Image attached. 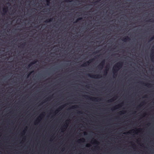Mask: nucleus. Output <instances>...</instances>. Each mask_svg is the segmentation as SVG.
<instances>
[{"instance_id":"nucleus-1","label":"nucleus","mask_w":154,"mask_h":154,"mask_svg":"<svg viewBox=\"0 0 154 154\" xmlns=\"http://www.w3.org/2000/svg\"><path fill=\"white\" fill-rule=\"evenodd\" d=\"M123 64V63L122 62H119L113 66V73L114 77L117 76L118 71L122 67Z\"/></svg>"},{"instance_id":"nucleus-2","label":"nucleus","mask_w":154,"mask_h":154,"mask_svg":"<svg viewBox=\"0 0 154 154\" xmlns=\"http://www.w3.org/2000/svg\"><path fill=\"white\" fill-rule=\"evenodd\" d=\"M88 76L91 78H99L102 77L101 75L99 74L95 75L89 74H88Z\"/></svg>"},{"instance_id":"nucleus-3","label":"nucleus","mask_w":154,"mask_h":154,"mask_svg":"<svg viewBox=\"0 0 154 154\" xmlns=\"http://www.w3.org/2000/svg\"><path fill=\"white\" fill-rule=\"evenodd\" d=\"M105 63V60H103L100 63L98 66V68L100 69H103Z\"/></svg>"},{"instance_id":"nucleus-4","label":"nucleus","mask_w":154,"mask_h":154,"mask_svg":"<svg viewBox=\"0 0 154 154\" xmlns=\"http://www.w3.org/2000/svg\"><path fill=\"white\" fill-rule=\"evenodd\" d=\"M94 60V59H92L91 60H89L88 61L86 62L85 63L82 64L81 65V67H85V66H87L89 65V64L90 63L92 62V60Z\"/></svg>"},{"instance_id":"nucleus-5","label":"nucleus","mask_w":154,"mask_h":154,"mask_svg":"<svg viewBox=\"0 0 154 154\" xmlns=\"http://www.w3.org/2000/svg\"><path fill=\"white\" fill-rule=\"evenodd\" d=\"M84 97L87 99H89L93 101H97V98H96L94 97H91L87 95H84Z\"/></svg>"},{"instance_id":"nucleus-6","label":"nucleus","mask_w":154,"mask_h":154,"mask_svg":"<svg viewBox=\"0 0 154 154\" xmlns=\"http://www.w3.org/2000/svg\"><path fill=\"white\" fill-rule=\"evenodd\" d=\"M154 51L153 49H152L151 53L150 54V57L151 61L153 62H154Z\"/></svg>"},{"instance_id":"nucleus-7","label":"nucleus","mask_w":154,"mask_h":154,"mask_svg":"<svg viewBox=\"0 0 154 154\" xmlns=\"http://www.w3.org/2000/svg\"><path fill=\"white\" fill-rule=\"evenodd\" d=\"M140 83L142 84H143L144 85L147 86L149 87H151L152 86V84L150 83H146L144 82H140Z\"/></svg>"},{"instance_id":"nucleus-8","label":"nucleus","mask_w":154,"mask_h":154,"mask_svg":"<svg viewBox=\"0 0 154 154\" xmlns=\"http://www.w3.org/2000/svg\"><path fill=\"white\" fill-rule=\"evenodd\" d=\"M130 40V38L128 36H126L124 38H123L122 39V41H123L125 42L129 41Z\"/></svg>"},{"instance_id":"nucleus-9","label":"nucleus","mask_w":154,"mask_h":154,"mask_svg":"<svg viewBox=\"0 0 154 154\" xmlns=\"http://www.w3.org/2000/svg\"><path fill=\"white\" fill-rule=\"evenodd\" d=\"M118 96L117 95L113 97L112 98L110 99L108 101V102H111L114 101L117 98Z\"/></svg>"},{"instance_id":"nucleus-10","label":"nucleus","mask_w":154,"mask_h":154,"mask_svg":"<svg viewBox=\"0 0 154 154\" xmlns=\"http://www.w3.org/2000/svg\"><path fill=\"white\" fill-rule=\"evenodd\" d=\"M8 10V8L7 6H6L3 8L2 11L3 14H5L7 12Z\"/></svg>"},{"instance_id":"nucleus-11","label":"nucleus","mask_w":154,"mask_h":154,"mask_svg":"<svg viewBox=\"0 0 154 154\" xmlns=\"http://www.w3.org/2000/svg\"><path fill=\"white\" fill-rule=\"evenodd\" d=\"M122 103H121V104H118L114 107L112 109H119L122 107Z\"/></svg>"},{"instance_id":"nucleus-12","label":"nucleus","mask_w":154,"mask_h":154,"mask_svg":"<svg viewBox=\"0 0 154 154\" xmlns=\"http://www.w3.org/2000/svg\"><path fill=\"white\" fill-rule=\"evenodd\" d=\"M53 18H50V19H48L47 20H45L44 22L45 23H49V22L52 21L53 20Z\"/></svg>"},{"instance_id":"nucleus-13","label":"nucleus","mask_w":154,"mask_h":154,"mask_svg":"<svg viewBox=\"0 0 154 154\" xmlns=\"http://www.w3.org/2000/svg\"><path fill=\"white\" fill-rule=\"evenodd\" d=\"M64 107V106H60L58 108V109L56 110V112H59V111H60V110H61V109H62V108H63V107Z\"/></svg>"},{"instance_id":"nucleus-14","label":"nucleus","mask_w":154,"mask_h":154,"mask_svg":"<svg viewBox=\"0 0 154 154\" xmlns=\"http://www.w3.org/2000/svg\"><path fill=\"white\" fill-rule=\"evenodd\" d=\"M64 126L65 127V128L63 127L61 129V131L62 132H63L66 129L67 126V125H64Z\"/></svg>"},{"instance_id":"nucleus-15","label":"nucleus","mask_w":154,"mask_h":154,"mask_svg":"<svg viewBox=\"0 0 154 154\" xmlns=\"http://www.w3.org/2000/svg\"><path fill=\"white\" fill-rule=\"evenodd\" d=\"M82 17H79L77 18L75 21L74 22V23H76L79 22V21L82 20Z\"/></svg>"},{"instance_id":"nucleus-16","label":"nucleus","mask_w":154,"mask_h":154,"mask_svg":"<svg viewBox=\"0 0 154 154\" xmlns=\"http://www.w3.org/2000/svg\"><path fill=\"white\" fill-rule=\"evenodd\" d=\"M37 61H38V60H34L31 63V64H32V65H34V64H35V63H36Z\"/></svg>"},{"instance_id":"nucleus-17","label":"nucleus","mask_w":154,"mask_h":154,"mask_svg":"<svg viewBox=\"0 0 154 154\" xmlns=\"http://www.w3.org/2000/svg\"><path fill=\"white\" fill-rule=\"evenodd\" d=\"M146 21L148 22H154V20L153 19H150L149 20H147Z\"/></svg>"},{"instance_id":"nucleus-18","label":"nucleus","mask_w":154,"mask_h":154,"mask_svg":"<svg viewBox=\"0 0 154 154\" xmlns=\"http://www.w3.org/2000/svg\"><path fill=\"white\" fill-rule=\"evenodd\" d=\"M108 69H106L104 72V75H106L107 73Z\"/></svg>"},{"instance_id":"nucleus-19","label":"nucleus","mask_w":154,"mask_h":154,"mask_svg":"<svg viewBox=\"0 0 154 154\" xmlns=\"http://www.w3.org/2000/svg\"><path fill=\"white\" fill-rule=\"evenodd\" d=\"M85 140L84 138H82L81 139H80L79 140V142H83L85 141Z\"/></svg>"},{"instance_id":"nucleus-20","label":"nucleus","mask_w":154,"mask_h":154,"mask_svg":"<svg viewBox=\"0 0 154 154\" xmlns=\"http://www.w3.org/2000/svg\"><path fill=\"white\" fill-rule=\"evenodd\" d=\"M51 0H46V2H47V5H49L50 3V1Z\"/></svg>"},{"instance_id":"nucleus-21","label":"nucleus","mask_w":154,"mask_h":154,"mask_svg":"<svg viewBox=\"0 0 154 154\" xmlns=\"http://www.w3.org/2000/svg\"><path fill=\"white\" fill-rule=\"evenodd\" d=\"M32 65V64H31V63H30L29 64V65H28L26 68L27 69L29 68Z\"/></svg>"},{"instance_id":"nucleus-22","label":"nucleus","mask_w":154,"mask_h":154,"mask_svg":"<svg viewBox=\"0 0 154 154\" xmlns=\"http://www.w3.org/2000/svg\"><path fill=\"white\" fill-rule=\"evenodd\" d=\"M154 39V35L151 37L150 39H149V41H152V40H153Z\"/></svg>"},{"instance_id":"nucleus-23","label":"nucleus","mask_w":154,"mask_h":154,"mask_svg":"<svg viewBox=\"0 0 154 154\" xmlns=\"http://www.w3.org/2000/svg\"><path fill=\"white\" fill-rule=\"evenodd\" d=\"M33 72V71H32L30 72L27 75V77H28L29 75H31V74Z\"/></svg>"},{"instance_id":"nucleus-24","label":"nucleus","mask_w":154,"mask_h":154,"mask_svg":"<svg viewBox=\"0 0 154 154\" xmlns=\"http://www.w3.org/2000/svg\"><path fill=\"white\" fill-rule=\"evenodd\" d=\"M25 43H23L21 45V46L22 47V48H23L24 46H25Z\"/></svg>"},{"instance_id":"nucleus-25","label":"nucleus","mask_w":154,"mask_h":154,"mask_svg":"<svg viewBox=\"0 0 154 154\" xmlns=\"http://www.w3.org/2000/svg\"><path fill=\"white\" fill-rule=\"evenodd\" d=\"M50 99V97H48L45 100V101L48 100Z\"/></svg>"},{"instance_id":"nucleus-26","label":"nucleus","mask_w":154,"mask_h":154,"mask_svg":"<svg viewBox=\"0 0 154 154\" xmlns=\"http://www.w3.org/2000/svg\"><path fill=\"white\" fill-rule=\"evenodd\" d=\"M94 143H98V142L96 140H94V142H93Z\"/></svg>"},{"instance_id":"nucleus-27","label":"nucleus","mask_w":154,"mask_h":154,"mask_svg":"<svg viewBox=\"0 0 154 154\" xmlns=\"http://www.w3.org/2000/svg\"><path fill=\"white\" fill-rule=\"evenodd\" d=\"M77 107V106H72L71 108L73 109L74 108H75L76 107Z\"/></svg>"},{"instance_id":"nucleus-28","label":"nucleus","mask_w":154,"mask_h":154,"mask_svg":"<svg viewBox=\"0 0 154 154\" xmlns=\"http://www.w3.org/2000/svg\"><path fill=\"white\" fill-rule=\"evenodd\" d=\"M90 146V144H87L86 146V147H89Z\"/></svg>"},{"instance_id":"nucleus-29","label":"nucleus","mask_w":154,"mask_h":154,"mask_svg":"<svg viewBox=\"0 0 154 154\" xmlns=\"http://www.w3.org/2000/svg\"><path fill=\"white\" fill-rule=\"evenodd\" d=\"M65 2H71V1L70 0H66Z\"/></svg>"},{"instance_id":"nucleus-30","label":"nucleus","mask_w":154,"mask_h":154,"mask_svg":"<svg viewBox=\"0 0 154 154\" xmlns=\"http://www.w3.org/2000/svg\"><path fill=\"white\" fill-rule=\"evenodd\" d=\"M124 113L123 112H119V114L120 115L121 114H123Z\"/></svg>"},{"instance_id":"nucleus-31","label":"nucleus","mask_w":154,"mask_h":154,"mask_svg":"<svg viewBox=\"0 0 154 154\" xmlns=\"http://www.w3.org/2000/svg\"><path fill=\"white\" fill-rule=\"evenodd\" d=\"M78 113H79L81 114L82 113V112H81V111H78Z\"/></svg>"},{"instance_id":"nucleus-32","label":"nucleus","mask_w":154,"mask_h":154,"mask_svg":"<svg viewBox=\"0 0 154 154\" xmlns=\"http://www.w3.org/2000/svg\"><path fill=\"white\" fill-rule=\"evenodd\" d=\"M39 118H41V116H39L38 118L37 119V120H36V121L37 122V121H38V119H39Z\"/></svg>"},{"instance_id":"nucleus-33","label":"nucleus","mask_w":154,"mask_h":154,"mask_svg":"<svg viewBox=\"0 0 154 154\" xmlns=\"http://www.w3.org/2000/svg\"><path fill=\"white\" fill-rule=\"evenodd\" d=\"M130 133V132H127V133H124V134H128V133Z\"/></svg>"},{"instance_id":"nucleus-34","label":"nucleus","mask_w":154,"mask_h":154,"mask_svg":"<svg viewBox=\"0 0 154 154\" xmlns=\"http://www.w3.org/2000/svg\"><path fill=\"white\" fill-rule=\"evenodd\" d=\"M146 97H147V96H146V95H145V96L143 97V98H146Z\"/></svg>"},{"instance_id":"nucleus-35","label":"nucleus","mask_w":154,"mask_h":154,"mask_svg":"<svg viewBox=\"0 0 154 154\" xmlns=\"http://www.w3.org/2000/svg\"><path fill=\"white\" fill-rule=\"evenodd\" d=\"M101 0H97V2H98L100 1Z\"/></svg>"},{"instance_id":"nucleus-36","label":"nucleus","mask_w":154,"mask_h":154,"mask_svg":"<svg viewBox=\"0 0 154 154\" xmlns=\"http://www.w3.org/2000/svg\"><path fill=\"white\" fill-rule=\"evenodd\" d=\"M97 53V51H96V52H94V53L95 54H96V53Z\"/></svg>"},{"instance_id":"nucleus-37","label":"nucleus","mask_w":154,"mask_h":154,"mask_svg":"<svg viewBox=\"0 0 154 154\" xmlns=\"http://www.w3.org/2000/svg\"><path fill=\"white\" fill-rule=\"evenodd\" d=\"M86 134H87V133H86V132H85L84 133V135H85Z\"/></svg>"},{"instance_id":"nucleus-38","label":"nucleus","mask_w":154,"mask_h":154,"mask_svg":"<svg viewBox=\"0 0 154 154\" xmlns=\"http://www.w3.org/2000/svg\"><path fill=\"white\" fill-rule=\"evenodd\" d=\"M141 106V105H139L138 106V107H140Z\"/></svg>"},{"instance_id":"nucleus-39","label":"nucleus","mask_w":154,"mask_h":154,"mask_svg":"<svg viewBox=\"0 0 154 154\" xmlns=\"http://www.w3.org/2000/svg\"><path fill=\"white\" fill-rule=\"evenodd\" d=\"M67 122H69V120H67Z\"/></svg>"},{"instance_id":"nucleus-40","label":"nucleus","mask_w":154,"mask_h":154,"mask_svg":"<svg viewBox=\"0 0 154 154\" xmlns=\"http://www.w3.org/2000/svg\"><path fill=\"white\" fill-rule=\"evenodd\" d=\"M138 130H139L140 131V129H139Z\"/></svg>"},{"instance_id":"nucleus-41","label":"nucleus","mask_w":154,"mask_h":154,"mask_svg":"<svg viewBox=\"0 0 154 154\" xmlns=\"http://www.w3.org/2000/svg\"><path fill=\"white\" fill-rule=\"evenodd\" d=\"M41 115V116H43V114H42Z\"/></svg>"},{"instance_id":"nucleus-42","label":"nucleus","mask_w":154,"mask_h":154,"mask_svg":"<svg viewBox=\"0 0 154 154\" xmlns=\"http://www.w3.org/2000/svg\"><path fill=\"white\" fill-rule=\"evenodd\" d=\"M144 103V102H143L142 103Z\"/></svg>"},{"instance_id":"nucleus-43","label":"nucleus","mask_w":154,"mask_h":154,"mask_svg":"<svg viewBox=\"0 0 154 154\" xmlns=\"http://www.w3.org/2000/svg\"><path fill=\"white\" fill-rule=\"evenodd\" d=\"M42 103H41V104H40V105H42Z\"/></svg>"},{"instance_id":"nucleus-44","label":"nucleus","mask_w":154,"mask_h":154,"mask_svg":"<svg viewBox=\"0 0 154 154\" xmlns=\"http://www.w3.org/2000/svg\"><path fill=\"white\" fill-rule=\"evenodd\" d=\"M123 112H125L126 111H124Z\"/></svg>"},{"instance_id":"nucleus-45","label":"nucleus","mask_w":154,"mask_h":154,"mask_svg":"<svg viewBox=\"0 0 154 154\" xmlns=\"http://www.w3.org/2000/svg\"><path fill=\"white\" fill-rule=\"evenodd\" d=\"M153 48H154V46L153 47Z\"/></svg>"},{"instance_id":"nucleus-46","label":"nucleus","mask_w":154,"mask_h":154,"mask_svg":"<svg viewBox=\"0 0 154 154\" xmlns=\"http://www.w3.org/2000/svg\"><path fill=\"white\" fill-rule=\"evenodd\" d=\"M100 56V55L98 56V57H99Z\"/></svg>"}]
</instances>
